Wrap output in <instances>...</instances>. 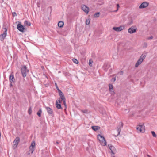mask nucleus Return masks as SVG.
<instances>
[{
  "label": "nucleus",
  "mask_w": 157,
  "mask_h": 157,
  "mask_svg": "<svg viewBox=\"0 0 157 157\" xmlns=\"http://www.w3.org/2000/svg\"><path fill=\"white\" fill-rule=\"evenodd\" d=\"M100 15V12H98L95 13L94 15V17H99Z\"/></svg>",
  "instance_id": "nucleus-24"
},
{
  "label": "nucleus",
  "mask_w": 157,
  "mask_h": 157,
  "mask_svg": "<svg viewBox=\"0 0 157 157\" xmlns=\"http://www.w3.org/2000/svg\"><path fill=\"white\" fill-rule=\"evenodd\" d=\"M110 65L108 63H105L104 64L103 68L105 71H107L108 69L110 67Z\"/></svg>",
  "instance_id": "nucleus-14"
},
{
  "label": "nucleus",
  "mask_w": 157,
  "mask_h": 157,
  "mask_svg": "<svg viewBox=\"0 0 157 157\" xmlns=\"http://www.w3.org/2000/svg\"><path fill=\"white\" fill-rule=\"evenodd\" d=\"M151 133L153 137H157V135L154 131H151Z\"/></svg>",
  "instance_id": "nucleus-31"
},
{
  "label": "nucleus",
  "mask_w": 157,
  "mask_h": 157,
  "mask_svg": "<svg viewBox=\"0 0 157 157\" xmlns=\"http://www.w3.org/2000/svg\"><path fill=\"white\" fill-rule=\"evenodd\" d=\"M143 61L141 60L140 58L138 59L137 61V62H139V63H140V64Z\"/></svg>",
  "instance_id": "nucleus-37"
},
{
  "label": "nucleus",
  "mask_w": 157,
  "mask_h": 157,
  "mask_svg": "<svg viewBox=\"0 0 157 157\" xmlns=\"http://www.w3.org/2000/svg\"><path fill=\"white\" fill-rule=\"evenodd\" d=\"M42 113V109H40L37 113V115L38 116L40 117H41V114Z\"/></svg>",
  "instance_id": "nucleus-21"
},
{
  "label": "nucleus",
  "mask_w": 157,
  "mask_h": 157,
  "mask_svg": "<svg viewBox=\"0 0 157 157\" xmlns=\"http://www.w3.org/2000/svg\"><path fill=\"white\" fill-rule=\"evenodd\" d=\"M3 29H4V32H3V33L4 34V35L6 34V35L7 29L6 28H4Z\"/></svg>",
  "instance_id": "nucleus-32"
},
{
  "label": "nucleus",
  "mask_w": 157,
  "mask_h": 157,
  "mask_svg": "<svg viewBox=\"0 0 157 157\" xmlns=\"http://www.w3.org/2000/svg\"><path fill=\"white\" fill-rule=\"evenodd\" d=\"M56 106L57 108L58 109H63L61 104L58 103V102H56Z\"/></svg>",
  "instance_id": "nucleus-16"
},
{
  "label": "nucleus",
  "mask_w": 157,
  "mask_h": 157,
  "mask_svg": "<svg viewBox=\"0 0 157 157\" xmlns=\"http://www.w3.org/2000/svg\"><path fill=\"white\" fill-rule=\"evenodd\" d=\"M45 108L48 114L53 117L54 114H53V110L50 108L48 107L45 106Z\"/></svg>",
  "instance_id": "nucleus-9"
},
{
  "label": "nucleus",
  "mask_w": 157,
  "mask_h": 157,
  "mask_svg": "<svg viewBox=\"0 0 157 157\" xmlns=\"http://www.w3.org/2000/svg\"><path fill=\"white\" fill-rule=\"evenodd\" d=\"M21 70L22 75L23 77H25L27 75V73L28 72L29 70L27 69L25 65H22L21 67Z\"/></svg>",
  "instance_id": "nucleus-1"
},
{
  "label": "nucleus",
  "mask_w": 157,
  "mask_h": 157,
  "mask_svg": "<svg viewBox=\"0 0 157 157\" xmlns=\"http://www.w3.org/2000/svg\"><path fill=\"white\" fill-rule=\"evenodd\" d=\"M34 151V148H32L31 147H29V152H31V154H32Z\"/></svg>",
  "instance_id": "nucleus-29"
},
{
  "label": "nucleus",
  "mask_w": 157,
  "mask_h": 157,
  "mask_svg": "<svg viewBox=\"0 0 157 157\" xmlns=\"http://www.w3.org/2000/svg\"><path fill=\"white\" fill-rule=\"evenodd\" d=\"M12 82H10V83L9 86L10 87H12L13 86Z\"/></svg>",
  "instance_id": "nucleus-43"
},
{
  "label": "nucleus",
  "mask_w": 157,
  "mask_h": 157,
  "mask_svg": "<svg viewBox=\"0 0 157 157\" xmlns=\"http://www.w3.org/2000/svg\"><path fill=\"white\" fill-rule=\"evenodd\" d=\"M6 34H4L2 33V34L1 35L0 37V40L1 41H2L4 40L5 37L6 36Z\"/></svg>",
  "instance_id": "nucleus-20"
},
{
  "label": "nucleus",
  "mask_w": 157,
  "mask_h": 157,
  "mask_svg": "<svg viewBox=\"0 0 157 157\" xmlns=\"http://www.w3.org/2000/svg\"><path fill=\"white\" fill-rule=\"evenodd\" d=\"M90 20L89 19H87L86 21V25H89L90 24Z\"/></svg>",
  "instance_id": "nucleus-33"
},
{
  "label": "nucleus",
  "mask_w": 157,
  "mask_h": 157,
  "mask_svg": "<svg viewBox=\"0 0 157 157\" xmlns=\"http://www.w3.org/2000/svg\"><path fill=\"white\" fill-rule=\"evenodd\" d=\"M134 157H138L136 155H134Z\"/></svg>",
  "instance_id": "nucleus-53"
},
{
  "label": "nucleus",
  "mask_w": 157,
  "mask_h": 157,
  "mask_svg": "<svg viewBox=\"0 0 157 157\" xmlns=\"http://www.w3.org/2000/svg\"><path fill=\"white\" fill-rule=\"evenodd\" d=\"M59 27L60 28H62L64 25V22L63 21H59L58 24Z\"/></svg>",
  "instance_id": "nucleus-19"
},
{
  "label": "nucleus",
  "mask_w": 157,
  "mask_h": 157,
  "mask_svg": "<svg viewBox=\"0 0 157 157\" xmlns=\"http://www.w3.org/2000/svg\"><path fill=\"white\" fill-rule=\"evenodd\" d=\"M109 88L110 91L112 93V94H114V91H113V85L111 84H109Z\"/></svg>",
  "instance_id": "nucleus-17"
},
{
  "label": "nucleus",
  "mask_w": 157,
  "mask_h": 157,
  "mask_svg": "<svg viewBox=\"0 0 157 157\" xmlns=\"http://www.w3.org/2000/svg\"><path fill=\"white\" fill-rule=\"evenodd\" d=\"M153 38V37L152 36H151L148 38V40H151Z\"/></svg>",
  "instance_id": "nucleus-44"
},
{
  "label": "nucleus",
  "mask_w": 157,
  "mask_h": 157,
  "mask_svg": "<svg viewBox=\"0 0 157 157\" xmlns=\"http://www.w3.org/2000/svg\"><path fill=\"white\" fill-rule=\"evenodd\" d=\"M147 155L148 157H150V156L149 155Z\"/></svg>",
  "instance_id": "nucleus-52"
},
{
  "label": "nucleus",
  "mask_w": 157,
  "mask_h": 157,
  "mask_svg": "<svg viewBox=\"0 0 157 157\" xmlns=\"http://www.w3.org/2000/svg\"><path fill=\"white\" fill-rule=\"evenodd\" d=\"M124 29V26H120L119 27H114L113 28V29L117 31L120 32Z\"/></svg>",
  "instance_id": "nucleus-11"
},
{
  "label": "nucleus",
  "mask_w": 157,
  "mask_h": 157,
  "mask_svg": "<svg viewBox=\"0 0 157 157\" xmlns=\"http://www.w3.org/2000/svg\"><path fill=\"white\" fill-rule=\"evenodd\" d=\"M149 3L147 2H142L139 6L140 9H143L147 7L149 5Z\"/></svg>",
  "instance_id": "nucleus-10"
},
{
  "label": "nucleus",
  "mask_w": 157,
  "mask_h": 157,
  "mask_svg": "<svg viewBox=\"0 0 157 157\" xmlns=\"http://www.w3.org/2000/svg\"><path fill=\"white\" fill-rule=\"evenodd\" d=\"M72 61L75 64H78L79 63L78 61L76 59L74 58L72 59Z\"/></svg>",
  "instance_id": "nucleus-25"
},
{
  "label": "nucleus",
  "mask_w": 157,
  "mask_h": 157,
  "mask_svg": "<svg viewBox=\"0 0 157 157\" xmlns=\"http://www.w3.org/2000/svg\"><path fill=\"white\" fill-rule=\"evenodd\" d=\"M63 101V105H64V106L65 108V110H66V108H67V105L66 103V100H64Z\"/></svg>",
  "instance_id": "nucleus-35"
},
{
  "label": "nucleus",
  "mask_w": 157,
  "mask_h": 157,
  "mask_svg": "<svg viewBox=\"0 0 157 157\" xmlns=\"http://www.w3.org/2000/svg\"><path fill=\"white\" fill-rule=\"evenodd\" d=\"M98 138L102 145L104 146L106 145L107 143L106 140L103 136L100 134H98Z\"/></svg>",
  "instance_id": "nucleus-2"
},
{
  "label": "nucleus",
  "mask_w": 157,
  "mask_h": 157,
  "mask_svg": "<svg viewBox=\"0 0 157 157\" xmlns=\"http://www.w3.org/2000/svg\"><path fill=\"white\" fill-rule=\"evenodd\" d=\"M140 64L139 62H137V63L135 64V67H138V66Z\"/></svg>",
  "instance_id": "nucleus-38"
},
{
  "label": "nucleus",
  "mask_w": 157,
  "mask_h": 157,
  "mask_svg": "<svg viewBox=\"0 0 157 157\" xmlns=\"http://www.w3.org/2000/svg\"><path fill=\"white\" fill-rule=\"evenodd\" d=\"M113 157H115V156H113Z\"/></svg>",
  "instance_id": "nucleus-54"
},
{
  "label": "nucleus",
  "mask_w": 157,
  "mask_h": 157,
  "mask_svg": "<svg viewBox=\"0 0 157 157\" xmlns=\"http://www.w3.org/2000/svg\"><path fill=\"white\" fill-rule=\"evenodd\" d=\"M55 86H56V89H57V90L58 91V90H60V89H59V88L57 86V84L56 83H55Z\"/></svg>",
  "instance_id": "nucleus-39"
},
{
  "label": "nucleus",
  "mask_w": 157,
  "mask_h": 157,
  "mask_svg": "<svg viewBox=\"0 0 157 157\" xmlns=\"http://www.w3.org/2000/svg\"><path fill=\"white\" fill-rule=\"evenodd\" d=\"M147 43L146 42H144V45L143 46L144 48H146L147 47Z\"/></svg>",
  "instance_id": "nucleus-42"
},
{
  "label": "nucleus",
  "mask_w": 157,
  "mask_h": 157,
  "mask_svg": "<svg viewBox=\"0 0 157 157\" xmlns=\"http://www.w3.org/2000/svg\"><path fill=\"white\" fill-rule=\"evenodd\" d=\"M26 155H30V153L29 152H29H26Z\"/></svg>",
  "instance_id": "nucleus-47"
},
{
  "label": "nucleus",
  "mask_w": 157,
  "mask_h": 157,
  "mask_svg": "<svg viewBox=\"0 0 157 157\" xmlns=\"http://www.w3.org/2000/svg\"><path fill=\"white\" fill-rule=\"evenodd\" d=\"M24 23L25 25H26L29 26H30L31 25V23L27 20L25 21Z\"/></svg>",
  "instance_id": "nucleus-23"
},
{
  "label": "nucleus",
  "mask_w": 157,
  "mask_h": 157,
  "mask_svg": "<svg viewBox=\"0 0 157 157\" xmlns=\"http://www.w3.org/2000/svg\"><path fill=\"white\" fill-rule=\"evenodd\" d=\"M147 52H145V54H142L140 56V58L143 61L145 59V57H146V55H147Z\"/></svg>",
  "instance_id": "nucleus-15"
},
{
  "label": "nucleus",
  "mask_w": 157,
  "mask_h": 157,
  "mask_svg": "<svg viewBox=\"0 0 157 157\" xmlns=\"http://www.w3.org/2000/svg\"><path fill=\"white\" fill-rule=\"evenodd\" d=\"M20 138L18 137H17L14 140L13 143V147L14 149L17 147L19 143L20 142Z\"/></svg>",
  "instance_id": "nucleus-6"
},
{
  "label": "nucleus",
  "mask_w": 157,
  "mask_h": 157,
  "mask_svg": "<svg viewBox=\"0 0 157 157\" xmlns=\"http://www.w3.org/2000/svg\"><path fill=\"white\" fill-rule=\"evenodd\" d=\"M62 99L60 100V98H59L58 99L56 100V102H58V103L61 104L62 103Z\"/></svg>",
  "instance_id": "nucleus-30"
},
{
  "label": "nucleus",
  "mask_w": 157,
  "mask_h": 157,
  "mask_svg": "<svg viewBox=\"0 0 157 157\" xmlns=\"http://www.w3.org/2000/svg\"><path fill=\"white\" fill-rule=\"evenodd\" d=\"M13 16L14 17L16 16L17 15L15 12H13L12 13Z\"/></svg>",
  "instance_id": "nucleus-40"
},
{
  "label": "nucleus",
  "mask_w": 157,
  "mask_h": 157,
  "mask_svg": "<svg viewBox=\"0 0 157 157\" xmlns=\"http://www.w3.org/2000/svg\"><path fill=\"white\" fill-rule=\"evenodd\" d=\"M116 77H113V78L111 79V81L112 82H114L116 80Z\"/></svg>",
  "instance_id": "nucleus-41"
},
{
  "label": "nucleus",
  "mask_w": 157,
  "mask_h": 157,
  "mask_svg": "<svg viewBox=\"0 0 157 157\" xmlns=\"http://www.w3.org/2000/svg\"><path fill=\"white\" fill-rule=\"evenodd\" d=\"M60 99H62V101H63L64 100H66V98H65V97H64V95H60Z\"/></svg>",
  "instance_id": "nucleus-26"
},
{
  "label": "nucleus",
  "mask_w": 157,
  "mask_h": 157,
  "mask_svg": "<svg viewBox=\"0 0 157 157\" xmlns=\"http://www.w3.org/2000/svg\"><path fill=\"white\" fill-rule=\"evenodd\" d=\"M92 129L94 131H96L97 130L100 129V127L98 126H91Z\"/></svg>",
  "instance_id": "nucleus-18"
},
{
  "label": "nucleus",
  "mask_w": 157,
  "mask_h": 157,
  "mask_svg": "<svg viewBox=\"0 0 157 157\" xmlns=\"http://www.w3.org/2000/svg\"><path fill=\"white\" fill-rule=\"evenodd\" d=\"M137 28L135 26H132L129 28L128 30V32L130 34H132L136 32Z\"/></svg>",
  "instance_id": "nucleus-5"
},
{
  "label": "nucleus",
  "mask_w": 157,
  "mask_h": 157,
  "mask_svg": "<svg viewBox=\"0 0 157 157\" xmlns=\"http://www.w3.org/2000/svg\"><path fill=\"white\" fill-rule=\"evenodd\" d=\"M123 126V124L122 122H120L119 123V125L117 127V131L118 132L117 134L115 136H117L119 135L120 134L121 128H122Z\"/></svg>",
  "instance_id": "nucleus-8"
},
{
  "label": "nucleus",
  "mask_w": 157,
  "mask_h": 157,
  "mask_svg": "<svg viewBox=\"0 0 157 157\" xmlns=\"http://www.w3.org/2000/svg\"><path fill=\"white\" fill-rule=\"evenodd\" d=\"M133 23V21H131V22H130V24H132Z\"/></svg>",
  "instance_id": "nucleus-48"
},
{
  "label": "nucleus",
  "mask_w": 157,
  "mask_h": 157,
  "mask_svg": "<svg viewBox=\"0 0 157 157\" xmlns=\"http://www.w3.org/2000/svg\"><path fill=\"white\" fill-rule=\"evenodd\" d=\"M136 129L138 132L144 133L145 131V126L143 124L137 125Z\"/></svg>",
  "instance_id": "nucleus-3"
},
{
  "label": "nucleus",
  "mask_w": 157,
  "mask_h": 157,
  "mask_svg": "<svg viewBox=\"0 0 157 157\" xmlns=\"http://www.w3.org/2000/svg\"><path fill=\"white\" fill-rule=\"evenodd\" d=\"M58 92L59 94V96L60 95H64L63 93L62 92V91L60 90H58Z\"/></svg>",
  "instance_id": "nucleus-34"
},
{
  "label": "nucleus",
  "mask_w": 157,
  "mask_h": 157,
  "mask_svg": "<svg viewBox=\"0 0 157 157\" xmlns=\"http://www.w3.org/2000/svg\"><path fill=\"white\" fill-rule=\"evenodd\" d=\"M35 146V143L34 141H33L31 143V145L29 147H31L32 148H34Z\"/></svg>",
  "instance_id": "nucleus-22"
},
{
  "label": "nucleus",
  "mask_w": 157,
  "mask_h": 157,
  "mask_svg": "<svg viewBox=\"0 0 157 157\" xmlns=\"http://www.w3.org/2000/svg\"><path fill=\"white\" fill-rule=\"evenodd\" d=\"M32 109L31 107H29V108L28 109V113L29 115H30L32 114Z\"/></svg>",
  "instance_id": "nucleus-28"
},
{
  "label": "nucleus",
  "mask_w": 157,
  "mask_h": 157,
  "mask_svg": "<svg viewBox=\"0 0 157 157\" xmlns=\"http://www.w3.org/2000/svg\"><path fill=\"white\" fill-rule=\"evenodd\" d=\"M56 144H59V142H58V141H57V142H56Z\"/></svg>",
  "instance_id": "nucleus-49"
},
{
  "label": "nucleus",
  "mask_w": 157,
  "mask_h": 157,
  "mask_svg": "<svg viewBox=\"0 0 157 157\" xmlns=\"http://www.w3.org/2000/svg\"><path fill=\"white\" fill-rule=\"evenodd\" d=\"M86 148L87 151L88 150V147H86Z\"/></svg>",
  "instance_id": "nucleus-50"
},
{
  "label": "nucleus",
  "mask_w": 157,
  "mask_h": 157,
  "mask_svg": "<svg viewBox=\"0 0 157 157\" xmlns=\"http://www.w3.org/2000/svg\"><path fill=\"white\" fill-rule=\"evenodd\" d=\"M93 61L91 59H90L89 62V65L90 67L92 66Z\"/></svg>",
  "instance_id": "nucleus-27"
},
{
  "label": "nucleus",
  "mask_w": 157,
  "mask_h": 157,
  "mask_svg": "<svg viewBox=\"0 0 157 157\" xmlns=\"http://www.w3.org/2000/svg\"><path fill=\"white\" fill-rule=\"evenodd\" d=\"M119 7H120V6H119V4H117V9L115 11V12H117V11L118 10L119 8Z\"/></svg>",
  "instance_id": "nucleus-36"
},
{
  "label": "nucleus",
  "mask_w": 157,
  "mask_h": 157,
  "mask_svg": "<svg viewBox=\"0 0 157 157\" xmlns=\"http://www.w3.org/2000/svg\"><path fill=\"white\" fill-rule=\"evenodd\" d=\"M81 8L82 10L87 14L89 13V9L85 5H82Z\"/></svg>",
  "instance_id": "nucleus-12"
},
{
  "label": "nucleus",
  "mask_w": 157,
  "mask_h": 157,
  "mask_svg": "<svg viewBox=\"0 0 157 157\" xmlns=\"http://www.w3.org/2000/svg\"><path fill=\"white\" fill-rule=\"evenodd\" d=\"M4 2V1L3 0H2V2H0L1 3H2Z\"/></svg>",
  "instance_id": "nucleus-51"
},
{
  "label": "nucleus",
  "mask_w": 157,
  "mask_h": 157,
  "mask_svg": "<svg viewBox=\"0 0 157 157\" xmlns=\"http://www.w3.org/2000/svg\"><path fill=\"white\" fill-rule=\"evenodd\" d=\"M108 146L109 148L111 150V153L113 154H115L116 152V150L115 147L111 144H109Z\"/></svg>",
  "instance_id": "nucleus-7"
},
{
  "label": "nucleus",
  "mask_w": 157,
  "mask_h": 157,
  "mask_svg": "<svg viewBox=\"0 0 157 157\" xmlns=\"http://www.w3.org/2000/svg\"><path fill=\"white\" fill-rule=\"evenodd\" d=\"M17 28V29L21 32L23 33L25 31V27L21 24V22L18 21Z\"/></svg>",
  "instance_id": "nucleus-4"
},
{
  "label": "nucleus",
  "mask_w": 157,
  "mask_h": 157,
  "mask_svg": "<svg viewBox=\"0 0 157 157\" xmlns=\"http://www.w3.org/2000/svg\"><path fill=\"white\" fill-rule=\"evenodd\" d=\"M9 79L10 82H14L15 79L14 78L13 74V73H11L9 76Z\"/></svg>",
  "instance_id": "nucleus-13"
},
{
  "label": "nucleus",
  "mask_w": 157,
  "mask_h": 157,
  "mask_svg": "<svg viewBox=\"0 0 157 157\" xmlns=\"http://www.w3.org/2000/svg\"><path fill=\"white\" fill-rule=\"evenodd\" d=\"M119 74L121 75H122L123 74V71H121L119 72Z\"/></svg>",
  "instance_id": "nucleus-45"
},
{
  "label": "nucleus",
  "mask_w": 157,
  "mask_h": 157,
  "mask_svg": "<svg viewBox=\"0 0 157 157\" xmlns=\"http://www.w3.org/2000/svg\"><path fill=\"white\" fill-rule=\"evenodd\" d=\"M82 112L83 113H87V110H86L82 111Z\"/></svg>",
  "instance_id": "nucleus-46"
}]
</instances>
